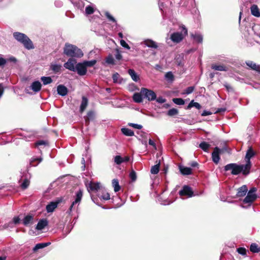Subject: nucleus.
<instances>
[{
    "label": "nucleus",
    "instance_id": "obj_53",
    "mask_svg": "<svg viewBox=\"0 0 260 260\" xmlns=\"http://www.w3.org/2000/svg\"><path fill=\"white\" fill-rule=\"evenodd\" d=\"M120 45L124 48H126L127 49H129L130 47L126 43V42L123 40H121L120 41Z\"/></svg>",
    "mask_w": 260,
    "mask_h": 260
},
{
    "label": "nucleus",
    "instance_id": "obj_16",
    "mask_svg": "<svg viewBox=\"0 0 260 260\" xmlns=\"http://www.w3.org/2000/svg\"><path fill=\"white\" fill-rule=\"evenodd\" d=\"M248 192L246 185H243L237 189V196L238 197H243L245 196Z\"/></svg>",
    "mask_w": 260,
    "mask_h": 260
},
{
    "label": "nucleus",
    "instance_id": "obj_15",
    "mask_svg": "<svg viewBox=\"0 0 260 260\" xmlns=\"http://www.w3.org/2000/svg\"><path fill=\"white\" fill-rule=\"evenodd\" d=\"M245 63L250 69L260 73V65L256 64L251 60L246 61Z\"/></svg>",
    "mask_w": 260,
    "mask_h": 260
},
{
    "label": "nucleus",
    "instance_id": "obj_22",
    "mask_svg": "<svg viewBox=\"0 0 260 260\" xmlns=\"http://www.w3.org/2000/svg\"><path fill=\"white\" fill-rule=\"evenodd\" d=\"M251 14L256 17H260V12L257 5H253L250 8Z\"/></svg>",
    "mask_w": 260,
    "mask_h": 260
},
{
    "label": "nucleus",
    "instance_id": "obj_63",
    "mask_svg": "<svg viewBox=\"0 0 260 260\" xmlns=\"http://www.w3.org/2000/svg\"><path fill=\"white\" fill-rule=\"evenodd\" d=\"M4 93V87L2 84H0V98L2 96Z\"/></svg>",
    "mask_w": 260,
    "mask_h": 260
},
{
    "label": "nucleus",
    "instance_id": "obj_17",
    "mask_svg": "<svg viewBox=\"0 0 260 260\" xmlns=\"http://www.w3.org/2000/svg\"><path fill=\"white\" fill-rule=\"evenodd\" d=\"M59 202H51L46 206V209L48 213L52 212L56 208H57Z\"/></svg>",
    "mask_w": 260,
    "mask_h": 260
},
{
    "label": "nucleus",
    "instance_id": "obj_43",
    "mask_svg": "<svg viewBox=\"0 0 260 260\" xmlns=\"http://www.w3.org/2000/svg\"><path fill=\"white\" fill-rule=\"evenodd\" d=\"M178 113V111L177 109L175 108H172L170 109L167 113V114L170 116H173L177 115Z\"/></svg>",
    "mask_w": 260,
    "mask_h": 260
},
{
    "label": "nucleus",
    "instance_id": "obj_45",
    "mask_svg": "<svg viewBox=\"0 0 260 260\" xmlns=\"http://www.w3.org/2000/svg\"><path fill=\"white\" fill-rule=\"evenodd\" d=\"M106 62L109 64H113L114 63V59L111 55H109L106 59Z\"/></svg>",
    "mask_w": 260,
    "mask_h": 260
},
{
    "label": "nucleus",
    "instance_id": "obj_59",
    "mask_svg": "<svg viewBox=\"0 0 260 260\" xmlns=\"http://www.w3.org/2000/svg\"><path fill=\"white\" fill-rule=\"evenodd\" d=\"M211 114V112H210V111H206V110H205L202 113V116H208V115H210Z\"/></svg>",
    "mask_w": 260,
    "mask_h": 260
},
{
    "label": "nucleus",
    "instance_id": "obj_58",
    "mask_svg": "<svg viewBox=\"0 0 260 260\" xmlns=\"http://www.w3.org/2000/svg\"><path fill=\"white\" fill-rule=\"evenodd\" d=\"M7 60L5 58L0 57V67L3 66L6 63Z\"/></svg>",
    "mask_w": 260,
    "mask_h": 260
},
{
    "label": "nucleus",
    "instance_id": "obj_13",
    "mask_svg": "<svg viewBox=\"0 0 260 260\" xmlns=\"http://www.w3.org/2000/svg\"><path fill=\"white\" fill-rule=\"evenodd\" d=\"M221 151L219 148L216 147L214 149V151L212 153V160L215 164H218L220 160L219 154L221 153Z\"/></svg>",
    "mask_w": 260,
    "mask_h": 260
},
{
    "label": "nucleus",
    "instance_id": "obj_32",
    "mask_svg": "<svg viewBox=\"0 0 260 260\" xmlns=\"http://www.w3.org/2000/svg\"><path fill=\"white\" fill-rule=\"evenodd\" d=\"M121 132L126 136H133L134 135V132L132 130L126 127L122 128Z\"/></svg>",
    "mask_w": 260,
    "mask_h": 260
},
{
    "label": "nucleus",
    "instance_id": "obj_62",
    "mask_svg": "<svg viewBox=\"0 0 260 260\" xmlns=\"http://www.w3.org/2000/svg\"><path fill=\"white\" fill-rule=\"evenodd\" d=\"M158 5L160 10L162 11L164 7L163 2H161V0H158Z\"/></svg>",
    "mask_w": 260,
    "mask_h": 260
},
{
    "label": "nucleus",
    "instance_id": "obj_33",
    "mask_svg": "<svg viewBox=\"0 0 260 260\" xmlns=\"http://www.w3.org/2000/svg\"><path fill=\"white\" fill-rule=\"evenodd\" d=\"M193 107L196 108L197 109H200L201 108V106L199 103L194 102L193 100H192L188 105L187 109H190Z\"/></svg>",
    "mask_w": 260,
    "mask_h": 260
},
{
    "label": "nucleus",
    "instance_id": "obj_20",
    "mask_svg": "<svg viewBox=\"0 0 260 260\" xmlns=\"http://www.w3.org/2000/svg\"><path fill=\"white\" fill-rule=\"evenodd\" d=\"M41 86L42 85L41 82L38 81H36L32 83L30 86V88L34 91L37 92L41 90Z\"/></svg>",
    "mask_w": 260,
    "mask_h": 260
},
{
    "label": "nucleus",
    "instance_id": "obj_9",
    "mask_svg": "<svg viewBox=\"0 0 260 260\" xmlns=\"http://www.w3.org/2000/svg\"><path fill=\"white\" fill-rule=\"evenodd\" d=\"M85 185L89 192H96L100 188V184L98 182L95 183L91 181L88 182L87 181Z\"/></svg>",
    "mask_w": 260,
    "mask_h": 260
},
{
    "label": "nucleus",
    "instance_id": "obj_1",
    "mask_svg": "<svg viewBox=\"0 0 260 260\" xmlns=\"http://www.w3.org/2000/svg\"><path fill=\"white\" fill-rule=\"evenodd\" d=\"M250 169L248 165H237L236 164H230L224 167L225 171H231L233 175H238L240 173H242L243 175H247L249 173Z\"/></svg>",
    "mask_w": 260,
    "mask_h": 260
},
{
    "label": "nucleus",
    "instance_id": "obj_54",
    "mask_svg": "<svg viewBox=\"0 0 260 260\" xmlns=\"http://www.w3.org/2000/svg\"><path fill=\"white\" fill-rule=\"evenodd\" d=\"M105 15L109 20L112 21L114 22H116V20L115 19V18L112 16H111L109 12H106Z\"/></svg>",
    "mask_w": 260,
    "mask_h": 260
},
{
    "label": "nucleus",
    "instance_id": "obj_40",
    "mask_svg": "<svg viewBox=\"0 0 260 260\" xmlns=\"http://www.w3.org/2000/svg\"><path fill=\"white\" fill-rule=\"evenodd\" d=\"M96 62V60L95 59L89 60V61H84L83 62L84 65L85 66L86 68L87 67H90L93 66Z\"/></svg>",
    "mask_w": 260,
    "mask_h": 260
},
{
    "label": "nucleus",
    "instance_id": "obj_23",
    "mask_svg": "<svg viewBox=\"0 0 260 260\" xmlns=\"http://www.w3.org/2000/svg\"><path fill=\"white\" fill-rule=\"evenodd\" d=\"M48 224V222L46 219H43L40 220L36 226V229L38 230H43L45 226H46Z\"/></svg>",
    "mask_w": 260,
    "mask_h": 260
},
{
    "label": "nucleus",
    "instance_id": "obj_46",
    "mask_svg": "<svg viewBox=\"0 0 260 260\" xmlns=\"http://www.w3.org/2000/svg\"><path fill=\"white\" fill-rule=\"evenodd\" d=\"M129 178H131L132 181L134 182L137 179V174L136 173L132 170L129 173Z\"/></svg>",
    "mask_w": 260,
    "mask_h": 260
},
{
    "label": "nucleus",
    "instance_id": "obj_2",
    "mask_svg": "<svg viewBox=\"0 0 260 260\" xmlns=\"http://www.w3.org/2000/svg\"><path fill=\"white\" fill-rule=\"evenodd\" d=\"M14 38L18 42L22 43L27 49H31L34 48L32 41L25 34L19 32L13 33Z\"/></svg>",
    "mask_w": 260,
    "mask_h": 260
},
{
    "label": "nucleus",
    "instance_id": "obj_64",
    "mask_svg": "<svg viewBox=\"0 0 260 260\" xmlns=\"http://www.w3.org/2000/svg\"><path fill=\"white\" fill-rule=\"evenodd\" d=\"M149 144L151 145V146H155V143L151 139H149Z\"/></svg>",
    "mask_w": 260,
    "mask_h": 260
},
{
    "label": "nucleus",
    "instance_id": "obj_60",
    "mask_svg": "<svg viewBox=\"0 0 260 260\" xmlns=\"http://www.w3.org/2000/svg\"><path fill=\"white\" fill-rule=\"evenodd\" d=\"M115 57L118 60H120L122 58V56L118 51H117V53L115 55Z\"/></svg>",
    "mask_w": 260,
    "mask_h": 260
},
{
    "label": "nucleus",
    "instance_id": "obj_42",
    "mask_svg": "<svg viewBox=\"0 0 260 260\" xmlns=\"http://www.w3.org/2000/svg\"><path fill=\"white\" fill-rule=\"evenodd\" d=\"M159 170V165L157 164L151 167V173L153 174H156L158 173Z\"/></svg>",
    "mask_w": 260,
    "mask_h": 260
},
{
    "label": "nucleus",
    "instance_id": "obj_34",
    "mask_svg": "<svg viewBox=\"0 0 260 260\" xmlns=\"http://www.w3.org/2000/svg\"><path fill=\"white\" fill-rule=\"evenodd\" d=\"M19 221H20V219L18 217H17V216L14 217L13 219V221L10 222L8 225H6V224L4 225L5 228H7L8 227L13 228V225L14 224H17L19 222Z\"/></svg>",
    "mask_w": 260,
    "mask_h": 260
},
{
    "label": "nucleus",
    "instance_id": "obj_21",
    "mask_svg": "<svg viewBox=\"0 0 260 260\" xmlns=\"http://www.w3.org/2000/svg\"><path fill=\"white\" fill-rule=\"evenodd\" d=\"M143 43L149 48L156 49L158 47L157 43L150 39L145 40Z\"/></svg>",
    "mask_w": 260,
    "mask_h": 260
},
{
    "label": "nucleus",
    "instance_id": "obj_24",
    "mask_svg": "<svg viewBox=\"0 0 260 260\" xmlns=\"http://www.w3.org/2000/svg\"><path fill=\"white\" fill-rule=\"evenodd\" d=\"M128 73L131 76L133 81L138 82L140 80L139 76L133 69H129L128 70Z\"/></svg>",
    "mask_w": 260,
    "mask_h": 260
},
{
    "label": "nucleus",
    "instance_id": "obj_47",
    "mask_svg": "<svg viewBox=\"0 0 260 260\" xmlns=\"http://www.w3.org/2000/svg\"><path fill=\"white\" fill-rule=\"evenodd\" d=\"M165 78L168 80L173 81L174 79V75L171 72H168L166 74Z\"/></svg>",
    "mask_w": 260,
    "mask_h": 260
},
{
    "label": "nucleus",
    "instance_id": "obj_39",
    "mask_svg": "<svg viewBox=\"0 0 260 260\" xmlns=\"http://www.w3.org/2000/svg\"><path fill=\"white\" fill-rule=\"evenodd\" d=\"M209 147L210 145L205 142H203L200 144V147L206 152L208 151Z\"/></svg>",
    "mask_w": 260,
    "mask_h": 260
},
{
    "label": "nucleus",
    "instance_id": "obj_11",
    "mask_svg": "<svg viewBox=\"0 0 260 260\" xmlns=\"http://www.w3.org/2000/svg\"><path fill=\"white\" fill-rule=\"evenodd\" d=\"M255 155V152L253 150L252 147H249L247 150L246 156H245V160H246V165L248 166V168L249 169L251 168V161L250 158H252Z\"/></svg>",
    "mask_w": 260,
    "mask_h": 260
},
{
    "label": "nucleus",
    "instance_id": "obj_50",
    "mask_svg": "<svg viewBox=\"0 0 260 260\" xmlns=\"http://www.w3.org/2000/svg\"><path fill=\"white\" fill-rule=\"evenodd\" d=\"M128 125L130 126H132L135 128L140 129L142 128V125L138 124H135L133 123H129Z\"/></svg>",
    "mask_w": 260,
    "mask_h": 260
},
{
    "label": "nucleus",
    "instance_id": "obj_8",
    "mask_svg": "<svg viewBox=\"0 0 260 260\" xmlns=\"http://www.w3.org/2000/svg\"><path fill=\"white\" fill-rule=\"evenodd\" d=\"M30 175L28 173H25L23 176H21V178L19 180V183L21 188L24 190L26 189L30 184L29 179Z\"/></svg>",
    "mask_w": 260,
    "mask_h": 260
},
{
    "label": "nucleus",
    "instance_id": "obj_35",
    "mask_svg": "<svg viewBox=\"0 0 260 260\" xmlns=\"http://www.w3.org/2000/svg\"><path fill=\"white\" fill-rule=\"evenodd\" d=\"M112 186L114 187L115 192L118 191L120 189V186L119 185L118 180L117 179H114L112 180Z\"/></svg>",
    "mask_w": 260,
    "mask_h": 260
},
{
    "label": "nucleus",
    "instance_id": "obj_12",
    "mask_svg": "<svg viewBox=\"0 0 260 260\" xmlns=\"http://www.w3.org/2000/svg\"><path fill=\"white\" fill-rule=\"evenodd\" d=\"M78 75L80 76L85 75L87 72V69L85 67L83 62L82 63H78L76 64V70Z\"/></svg>",
    "mask_w": 260,
    "mask_h": 260
},
{
    "label": "nucleus",
    "instance_id": "obj_44",
    "mask_svg": "<svg viewBox=\"0 0 260 260\" xmlns=\"http://www.w3.org/2000/svg\"><path fill=\"white\" fill-rule=\"evenodd\" d=\"M173 102L178 105H183L184 104V101L181 98H175L173 99Z\"/></svg>",
    "mask_w": 260,
    "mask_h": 260
},
{
    "label": "nucleus",
    "instance_id": "obj_28",
    "mask_svg": "<svg viewBox=\"0 0 260 260\" xmlns=\"http://www.w3.org/2000/svg\"><path fill=\"white\" fill-rule=\"evenodd\" d=\"M211 68L214 70L216 71H227L228 70V68L222 64V65H217V64H212L211 66Z\"/></svg>",
    "mask_w": 260,
    "mask_h": 260
},
{
    "label": "nucleus",
    "instance_id": "obj_31",
    "mask_svg": "<svg viewBox=\"0 0 260 260\" xmlns=\"http://www.w3.org/2000/svg\"><path fill=\"white\" fill-rule=\"evenodd\" d=\"M250 250L252 253H258L260 251V247L255 243H252L250 246Z\"/></svg>",
    "mask_w": 260,
    "mask_h": 260
},
{
    "label": "nucleus",
    "instance_id": "obj_55",
    "mask_svg": "<svg viewBox=\"0 0 260 260\" xmlns=\"http://www.w3.org/2000/svg\"><path fill=\"white\" fill-rule=\"evenodd\" d=\"M93 116H94V113L92 111H89L87 113V119H86V120H89L90 119H92L93 118Z\"/></svg>",
    "mask_w": 260,
    "mask_h": 260
},
{
    "label": "nucleus",
    "instance_id": "obj_41",
    "mask_svg": "<svg viewBox=\"0 0 260 260\" xmlns=\"http://www.w3.org/2000/svg\"><path fill=\"white\" fill-rule=\"evenodd\" d=\"M41 80L44 85L50 84L52 82V80L50 77H42Z\"/></svg>",
    "mask_w": 260,
    "mask_h": 260
},
{
    "label": "nucleus",
    "instance_id": "obj_49",
    "mask_svg": "<svg viewBox=\"0 0 260 260\" xmlns=\"http://www.w3.org/2000/svg\"><path fill=\"white\" fill-rule=\"evenodd\" d=\"M237 250L239 254L242 255H245L246 254V249L245 248L240 247L238 248Z\"/></svg>",
    "mask_w": 260,
    "mask_h": 260
},
{
    "label": "nucleus",
    "instance_id": "obj_48",
    "mask_svg": "<svg viewBox=\"0 0 260 260\" xmlns=\"http://www.w3.org/2000/svg\"><path fill=\"white\" fill-rule=\"evenodd\" d=\"M93 12H94V9L92 7H91L90 6H88L86 7L85 13L86 14H87V15L91 14L93 13Z\"/></svg>",
    "mask_w": 260,
    "mask_h": 260
},
{
    "label": "nucleus",
    "instance_id": "obj_4",
    "mask_svg": "<svg viewBox=\"0 0 260 260\" xmlns=\"http://www.w3.org/2000/svg\"><path fill=\"white\" fill-rule=\"evenodd\" d=\"M256 190L257 189L255 187L251 188L247 192L246 197L243 200V203L247 204L248 206H250L257 198L256 194Z\"/></svg>",
    "mask_w": 260,
    "mask_h": 260
},
{
    "label": "nucleus",
    "instance_id": "obj_30",
    "mask_svg": "<svg viewBox=\"0 0 260 260\" xmlns=\"http://www.w3.org/2000/svg\"><path fill=\"white\" fill-rule=\"evenodd\" d=\"M50 242L38 243L36 244V245L34 247L33 250L34 251H36L40 249H42L46 246L50 245Z\"/></svg>",
    "mask_w": 260,
    "mask_h": 260
},
{
    "label": "nucleus",
    "instance_id": "obj_5",
    "mask_svg": "<svg viewBox=\"0 0 260 260\" xmlns=\"http://www.w3.org/2000/svg\"><path fill=\"white\" fill-rule=\"evenodd\" d=\"M83 196V192L82 190H79L76 193L75 201H73L70 207L68 213L69 214L71 215L73 211H76L78 209Z\"/></svg>",
    "mask_w": 260,
    "mask_h": 260
},
{
    "label": "nucleus",
    "instance_id": "obj_29",
    "mask_svg": "<svg viewBox=\"0 0 260 260\" xmlns=\"http://www.w3.org/2000/svg\"><path fill=\"white\" fill-rule=\"evenodd\" d=\"M61 66L59 64L52 63L50 66V69L53 71L55 74L60 72Z\"/></svg>",
    "mask_w": 260,
    "mask_h": 260
},
{
    "label": "nucleus",
    "instance_id": "obj_38",
    "mask_svg": "<svg viewBox=\"0 0 260 260\" xmlns=\"http://www.w3.org/2000/svg\"><path fill=\"white\" fill-rule=\"evenodd\" d=\"M112 79L114 83H121L122 82V79L120 75L117 73L114 74L112 76Z\"/></svg>",
    "mask_w": 260,
    "mask_h": 260
},
{
    "label": "nucleus",
    "instance_id": "obj_52",
    "mask_svg": "<svg viewBox=\"0 0 260 260\" xmlns=\"http://www.w3.org/2000/svg\"><path fill=\"white\" fill-rule=\"evenodd\" d=\"M193 90H194V87L193 86L188 87L185 89L184 93L186 94H189L192 93L193 92Z\"/></svg>",
    "mask_w": 260,
    "mask_h": 260
},
{
    "label": "nucleus",
    "instance_id": "obj_18",
    "mask_svg": "<svg viewBox=\"0 0 260 260\" xmlns=\"http://www.w3.org/2000/svg\"><path fill=\"white\" fill-rule=\"evenodd\" d=\"M129 160V156L121 157L120 155H116L114 158V161L117 165H120L124 162H127Z\"/></svg>",
    "mask_w": 260,
    "mask_h": 260
},
{
    "label": "nucleus",
    "instance_id": "obj_36",
    "mask_svg": "<svg viewBox=\"0 0 260 260\" xmlns=\"http://www.w3.org/2000/svg\"><path fill=\"white\" fill-rule=\"evenodd\" d=\"M180 171L183 175H189L191 173V169L188 167H180Z\"/></svg>",
    "mask_w": 260,
    "mask_h": 260
},
{
    "label": "nucleus",
    "instance_id": "obj_7",
    "mask_svg": "<svg viewBox=\"0 0 260 260\" xmlns=\"http://www.w3.org/2000/svg\"><path fill=\"white\" fill-rule=\"evenodd\" d=\"M141 93L144 98L147 99L148 101H154L156 98V94L153 91L145 88L141 89Z\"/></svg>",
    "mask_w": 260,
    "mask_h": 260
},
{
    "label": "nucleus",
    "instance_id": "obj_26",
    "mask_svg": "<svg viewBox=\"0 0 260 260\" xmlns=\"http://www.w3.org/2000/svg\"><path fill=\"white\" fill-rule=\"evenodd\" d=\"M88 105V100L85 96H83L82 98V102L80 107V111L83 112L86 109Z\"/></svg>",
    "mask_w": 260,
    "mask_h": 260
},
{
    "label": "nucleus",
    "instance_id": "obj_27",
    "mask_svg": "<svg viewBox=\"0 0 260 260\" xmlns=\"http://www.w3.org/2000/svg\"><path fill=\"white\" fill-rule=\"evenodd\" d=\"M142 96L141 92L140 93L136 92L134 94L133 99L135 102L140 103L143 101Z\"/></svg>",
    "mask_w": 260,
    "mask_h": 260
},
{
    "label": "nucleus",
    "instance_id": "obj_10",
    "mask_svg": "<svg viewBox=\"0 0 260 260\" xmlns=\"http://www.w3.org/2000/svg\"><path fill=\"white\" fill-rule=\"evenodd\" d=\"M76 64L77 63L76 59L71 58L69 59L68 61L64 64V67L66 69L71 71L75 72L76 70Z\"/></svg>",
    "mask_w": 260,
    "mask_h": 260
},
{
    "label": "nucleus",
    "instance_id": "obj_6",
    "mask_svg": "<svg viewBox=\"0 0 260 260\" xmlns=\"http://www.w3.org/2000/svg\"><path fill=\"white\" fill-rule=\"evenodd\" d=\"M182 28V30L183 31V34L182 32H174L171 35L170 38L173 42L176 43H179L183 40L184 36L187 35V30L185 28V27L183 26Z\"/></svg>",
    "mask_w": 260,
    "mask_h": 260
},
{
    "label": "nucleus",
    "instance_id": "obj_25",
    "mask_svg": "<svg viewBox=\"0 0 260 260\" xmlns=\"http://www.w3.org/2000/svg\"><path fill=\"white\" fill-rule=\"evenodd\" d=\"M192 38L197 42L202 43L203 42V36L198 32H196L194 34H192L191 35Z\"/></svg>",
    "mask_w": 260,
    "mask_h": 260
},
{
    "label": "nucleus",
    "instance_id": "obj_14",
    "mask_svg": "<svg viewBox=\"0 0 260 260\" xmlns=\"http://www.w3.org/2000/svg\"><path fill=\"white\" fill-rule=\"evenodd\" d=\"M179 193L180 196H186L188 197H191L193 194L191 188L188 186H184Z\"/></svg>",
    "mask_w": 260,
    "mask_h": 260
},
{
    "label": "nucleus",
    "instance_id": "obj_19",
    "mask_svg": "<svg viewBox=\"0 0 260 260\" xmlns=\"http://www.w3.org/2000/svg\"><path fill=\"white\" fill-rule=\"evenodd\" d=\"M57 91L60 95L65 96L68 93V89L63 85H59L57 87Z\"/></svg>",
    "mask_w": 260,
    "mask_h": 260
},
{
    "label": "nucleus",
    "instance_id": "obj_51",
    "mask_svg": "<svg viewBox=\"0 0 260 260\" xmlns=\"http://www.w3.org/2000/svg\"><path fill=\"white\" fill-rule=\"evenodd\" d=\"M99 198L104 200H108L110 199V194L108 192H106L101 196H99Z\"/></svg>",
    "mask_w": 260,
    "mask_h": 260
},
{
    "label": "nucleus",
    "instance_id": "obj_37",
    "mask_svg": "<svg viewBox=\"0 0 260 260\" xmlns=\"http://www.w3.org/2000/svg\"><path fill=\"white\" fill-rule=\"evenodd\" d=\"M33 220V217L31 215L26 216L23 220V223L25 225H27L29 223H32Z\"/></svg>",
    "mask_w": 260,
    "mask_h": 260
},
{
    "label": "nucleus",
    "instance_id": "obj_56",
    "mask_svg": "<svg viewBox=\"0 0 260 260\" xmlns=\"http://www.w3.org/2000/svg\"><path fill=\"white\" fill-rule=\"evenodd\" d=\"M47 144V142L44 140H40L36 143V145L37 146H39L41 145H46Z\"/></svg>",
    "mask_w": 260,
    "mask_h": 260
},
{
    "label": "nucleus",
    "instance_id": "obj_57",
    "mask_svg": "<svg viewBox=\"0 0 260 260\" xmlns=\"http://www.w3.org/2000/svg\"><path fill=\"white\" fill-rule=\"evenodd\" d=\"M156 100V102L160 104L164 103L166 102V100L163 98L162 97H158V98H156L155 99Z\"/></svg>",
    "mask_w": 260,
    "mask_h": 260
},
{
    "label": "nucleus",
    "instance_id": "obj_61",
    "mask_svg": "<svg viewBox=\"0 0 260 260\" xmlns=\"http://www.w3.org/2000/svg\"><path fill=\"white\" fill-rule=\"evenodd\" d=\"M176 62L178 66H183V63L182 62L181 59H179V58H176Z\"/></svg>",
    "mask_w": 260,
    "mask_h": 260
},
{
    "label": "nucleus",
    "instance_id": "obj_3",
    "mask_svg": "<svg viewBox=\"0 0 260 260\" xmlns=\"http://www.w3.org/2000/svg\"><path fill=\"white\" fill-rule=\"evenodd\" d=\"M64 53L71 57H81L83 55L81 49L74 45L68 44L65 45Z\"/></svg>",
    "mask_w": 260,
    "mask_h": 260
}]
</instances>
